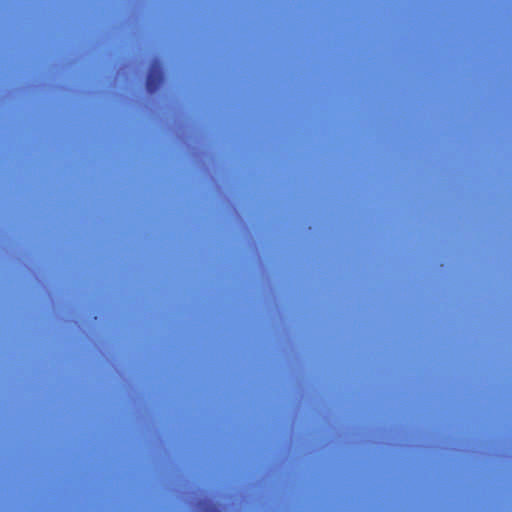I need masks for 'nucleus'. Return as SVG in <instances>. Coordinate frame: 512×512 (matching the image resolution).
<instances>
[{
	"mask_svg": "<svg viewBox=\"0 0 512 512\" xmlns=\"http://www.w3.org/2000/svg\"><path fill=\"white\" fill-rule=\"evenodd\" d=\"M162 82V72L157 62L153 63L146 79V88L150 93L155 92Z\"/></svg>",
	"mask_w": 512,
	"mask_h": 512,
	"instance_id": "obj_1",
	"label": "nucleus"
}]
</instances>
